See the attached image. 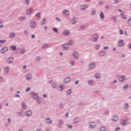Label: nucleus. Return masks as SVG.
<instances>
[{"mask_svg": "<svg viewBox=\"0 0 131 131\" xmlns=\"http://www.w3.org/2000/svg\"><path fill=\"white\" fill-rule=\"evenodd\" d=\"M62 49H63V50H67V49H68V45L64 44L62 46Z\"/></svg>", "mask_w": 131, "mask_h": 131, "instance_id": "nucleus-14", "label": "nucleus"}, {"mask_svg": "<svg viewBox=\"0 0 131 131\" xmlns=\"http://www.w3.org/2000/svg\"><path fill=\"white\" fill-rule=\"evenodd\" d=\"M128 25H131V18L128 20Z\"/></svg>", "mask_w": 131, "mask_h": 131, "instance_id": "nucleus-40", "label": "nucleus"}, {"mask_svg": "<svg viewBox=\"0 0 131 131\" xmlns=\"http://www.w3.org/2000/svg\"><path fill=\"white\" fill-rule=\"evenodd\" d=\"M119 129H120V127H117V128H116L115 130H119Z\"/></svg>", "mask_w": 131, "mask_h": 131, "instance_id": "nucleus-54", "label": "nucleus"}, {"mask_svg": "<svg viewBox=\"0 0 131 131\" xmlns=\"http://www.w3.org/2000/svg\"><path fill=\"white\" fill-rule=\"evenodd\" d=\"M32 12H33V9L32 8H31L27 11V14L28 15H30V14H31Z\"/></svg>", "mask_w": 131, "mask_h": 131, "instance_id": "nucleus-6", "label": "nucleus"}, {"mask_svg": "<svg viewBox=\"0 0 131 131\" xmlns=\"http://www.w3.org/2000/svg\"><path fill=\"white\" fill-rule=\"evenodd\" d=\"M88 9V5H83L81 7V10H85Z\"/></svg>", "mask_w": 131, "mask_h": 131, "instance_id": "nucleus-22", "label": "nucleus"}, {"mask_svg": "<svg viewBox=\"0 0 131 131\" xmlns=\"http://www.w3.org/2000/svg\"><path fill=\"white\" fill-rule=\"evenodd\" d=\"M26 79H27V80H29V79H30V78H31L32 76L31 74H28L26 76Z\"/></svg>", "mask_w": 131, "mask_h": 131, "instance_id": "nucleus-19", "label": "nucleus"}, {"mask_svg": "<svg viewBox=\"0 0 131 131\" xmlns=\"http://www.w3.org/2000/svg\"><path fill=\"white\" fill-rule=\"evenodd\" d=\"M104 50H108V47H104Z\"/></svg>", "mask_w": 131, "mask_h": 131, "instance_id": "nucleus-61", "label": "nucleus"}, {"mask_svg": "<svg viewBox=\"0 0 131 131\" xmlns=\"http://www.w3.org/2000/svg\"><path fill=\"white\" fill-rule=\"evenodd\" d=\"M67 94H68V95H70V94H71V90H68L67 92Z\"/></svg>", "mask_w": 131, "mask_h": 131, "instance_id": "nucleus-47", "label": "nucleus"}, {"mask_svg": "<svg viewBox=\"0 0 131 131\" xmlns=\"http://www.w3.org/2000/svg\"><path fill=\"white\" fill-rule=\"evenodd\" d=\"M96 78H99L100 77V74H96L95 75Z\"/></svg>", "mask_w": 131, "mask_h": 131, "instance_id": "nucleus-35", "label": "nucleus"}, {"mask_svg": "<svg viewBox=\"0 0 131 131\" xmlns=\"http://www.w3.org/2000/svg\"><path fill=\"white\" fill-rule=\"evenodd\" d=\"M29 91H30V88H28L26 89V92H29Z\"/></svg>", "mask_w": 131, "mask_h": 131, "instance_id": "nucleus-52", "label": "nucleus"}, {"mask_svg": "<svg viewBox=\"0 0 131 131\" xmlns=\"http://www.w3.org/2000/svg\"><path fill=\"white\" fill-rule=\"evenodd\" d=\"M73 56L75 58L77 59L79 57V54H78V53H77V52L75 51L74 52Z\"/></svg>", "mask_w": 131, "mask_h": 131, "instance_id": "nucleus-1", "label": "nucleus"}, {"mask_svg": "<svg viewBox=\"0 0 131 131\" xmlns=\"http://www.w3.org/2000/svg\"><path fill=\"white\" fill-rule=\"evenodd\" d=\"M78 118H75V119H74V122H75V123H76V122H78Z\"/></svg>", "mask_w": 131, "mask_h": 131, "instance_id": "nucleus-41", "label": "nucleus"}, {"mask_svg": "<svg viewBox=\"0 0 131 131\" xmlns=\"http://www.w3.org/2000/svg\"><path fill=\"white\" fill-rule=\"evenodd\" d=\"M22 107H23V108L25 109V108H26V104H25V103L23 102L22 103Z\"/></svg>", "mask_w": 131, "mask_h": 131, "instance_id": "nucleus-33", "label": "nucleus"}, {"mask_svg": "<svg viewBox=\"0 0 131 131\" xmlns=\"http://www.w3.org/2000/svg\"><path fill=\"white\" fill-rule=\"evenodd\" d=\"M46 121L47 123H51L52 122V120L50 118H47Z\"/></svg>", "mask_w": 131, "mask_h": 131, "instance_id": "nucleus-25", "label": "nucleus"}, {"mask_svg": "<svg viewBox=\"0 0 131 131\" xmlns=\"http://www.w3.org/2000/svg\"><path fill=\"white\" fill-rule=\"evenodd\" d=\"M41 102V98L40 97H38L37 98V103L39 104Z\"/></svg>", "mask_w": 131, "mask_h": 131, "instance_id": "nucleus-24", "label": "nucleus"}, {"mask_svg": "<svg viewBox=\"0 0 131 131\" xmlns=\"http://www.w3.org/2000/svg\"><path fill=\"white\" fill-rule=\"evenodd\" d=\"M47 47V44H44L42 46V49H45Z\"/></svg>", "mask_w": 131, "mask_h": 131, "instance_id": "nucleus-49", "label": "nucleus"}, {"mask_svg": "<svg viewBox=\"0 0 131 131\" xmlns=\"http://www.w3.org/2000/svg\"><path fill=\"white\" fill-rule=\"evenodd\" d=\"M95 126H96V123L94 122H91L89 124V127H90V128H94Z\"/></svg>", "mask_w": 131, "mask_h": 131, "instance_id": "nucleus-2", "label": "nucleus"}, {"mask_svg": "<svg viewBox=\"0 0 131 131\" xmlns=\"http://www.w3.org/2000/svg\"><path fill=\"white\" fill-rule=\"evenodd\" d=\"M75 84H77L78 83V81L77 80L75 82Z\"/></svg>", "mask_w": 131, "mask_h": 131, "instance_id": "nucleus-64", "label": "nucleus"}, {"mask_svg": "<svg viewBox=\"0 0 131 131\" xmlns=\"http://www.w3.org/2000/svg\"><path fill=\"white\" fill-rule=\"evenodd\" d=\"M43 98H47V95L43 94Z\"/></svg>", "mask_w": 131, "mask_h": 131, "instance_id": "nucleus-62", "label": "nucleus"}, {"mask_svg": "<svg viewBox=\"0 0 131 131\" xmlns=\"http://www.w3.org/2000/svg\"><path fill=\"white\" fill-rule=\"evenodd\" d=\"M31 37L32 38H34L35 37V36L34 35H32Z\"/></svg>", "mask_w": 131, "mask_h": 131, "instance_id": "nucleus-60", "label": "nucleus"}, {"mask_svg": "<svg viewBox=\"0 0 131 131\" xmlns=\"http://www.w3.org/2000/svg\"><path fill=\"white\" fill-rule=\"evenodd\" d=\"M63 33L64 35H69V33H70V32H69V30H66L63 32Z\"/></svg>", "mask_w": 131, "mask_h": 131, "instance_id": "nucleus-8", "label": "nucleus"}, {"mask_svg": "<svg viewBox=\"0 0 131 131\" xmlns=\"http://www.w3.org/2000/svg\"><path fill=\"white\" fill-rule=\"evenodd\" d=\"M53 31H54V32H58V29L56 28H53Z\"/></svg>", "mask_w": 131, "mask_h": 131, "instance_id": "nucleus-39", "label": "nucleus"}, {"mask_svg": "<svg viewBox=\"0 0 131 131\" xmlns=\"http://www.w3.org/2000/svg\"><path fill=\"white\" fill-rule=\"evenodd\" d=\"M13 58L10 57L7 59V62L8 63H11L13 62Z\"/></svg>", "mask_w": 131, "mask_h": 131, "instance_id": "nucleus-11", "label": "nucleus"}, {"mask_svg": "<svg viewBox=\"0 0 131 131\" xmlns=\"http://www.w3.org/2000/svg\"><path fill=\"white\" fill-rule=\"evenodd\" d=\"M39 16H40V13H38L36 14V17H38L39 18Z\"/></svg>", "mask_w": 131, "mask_h": 131, "instance_id": "nucleus-44", "label": "nucleus"}, {"mask_svg": "<svg viewBox=\"0 0 131 131\" xmlns=\"http://www.w3.org/2000/svg\"><path fill=\"white\" fill-rule=\"evenodd\" d=\"M53 88H56L57 86V83H54L52 85Z\"/></svg>", "mask_w": 131, "mask_h": 131, "instance_id": "nucleus-42", "label": "nucleus"}, {"mask_svg": "<svg viewBox=\"0 0 131 131\" xmlns=\"http://www.w3.org/2000/svg\"><path fill=\"white\" fill-rule=\"evenodd\" d=\"M68 127L69 128H72V125H68Z\"/></svg>", "mask_w": 131, "mask_h": 131, "instance_id": "nucleus-59", "label": "nucleus"}, {"mask_svg": "<svg viewBox=\"0 0 131 131\" xmlns=\"http://www.w3.org/2000/svg\"><path fill=\"white\" fill-rule=\"evenodd\" d=\"M98 37H99V36L98 34H95L93 35V39L94 41H97V40L98 39Z\"/></svg>", "mask_w": 131, "mask_h": 131, "instance_id": "nucleus-4", "label": "nucleus"}, {"mask_svg": "<svg viewBox=\"0 0 131 131\" xmlns=\"http://www.w3.org/2000/svg\"><path fill=\"white\" fill-rule=\"evenodd\" d=\"M63 14H65V15H69L70 14V12L68 10H64L63 11Z\"/></svg>", "mask_w": 131, "mask_h": 131, "instance_id": "nucleus-13", "label": "nucleus"}, {"mask_svg": "<svg viewBox=\"0 0 131 131\" xmlns=\"http://www.w3.org/2000/svg\"><path fill=\"white\" fill-rule=\"evenodd\" d=\"M119 33H120V34H123V31H122L121 30H120Z\"/></svg>", "mask_w": 131, "mask_h": 131, "instance_id": "nucleus-50", "label": "nucleus"}, {"mask_svg": "<svg viewBox=\"0 0 131 131\" xmlns=\"http://www.w3.org/2000/svg\"><path fill=\"white\" fill-rule=\"evenodd\" d=\"M59 108H63V104H60Z\"/></svg>", "mask_w": 131, "mask_h": 131, "instance_id": "nucleus-56", "label": "nucleus"}, {"mask_svg": "<svg viewBox=\"0 0 131 131\" xmlns=\"http://www.w3.org/2000/svg\"><path fill=\"white\" fill-rule=\"evenodd\" d=\"M105 17V15H104V13H103V12H101L100 14V17L101 18V19H104Z\"/></svg>", "mask_w": 131, "mask_h": 131, "instance_id": "nucleus-26", "label": "nucleus"}, {"mask_svg": "<svg viewBox=\"0 0 131 131\" xmlns=\"http://www.w3.org/2000/svg\"><path fill=\"white\" fill-rule=\"evenodd\" d=\"M89 84H90V85H93V84H94L95 83V82L91 80L89 81Z\"/></svg>", "mask_w": 131, "mask_h": 131, "instance_id": "nucleus-28", "label": "nucleus"}, {"mask_svg": "<svg viewBox=\"0 0 131 131\" xmlns=\"http://www.w3.org/2000/svg\"><path fill=\"white\" fill-rule=\"evenodd\" d=\"M106 54V52L105 51H102L100 53H99V56H104Z\"/></svg>", "mask_w": 131, "mask_h": 131, "instance_id": "nucleus-27", "label": "nucleus"}, {"mask_svg": "<svg viewBox=\"0 0 131 131\" xmlns=\"http://www.w3.org/2000/svg\"><path fill=\"white\" fill-rule=\"evenodd\" d=\"M31 114H32V113L30 111H27L25 113V115H27V116H30Z\"/></svg>", "mask_w": 131, "mask_h": 131, "instance_id": "nucleus-10", "label": "nucleus"}, {"mask_svg": "<svg viewBox=\"0 0 131 131\" xmlns=\"http://www.w3.org/2000/svg\"><path fill=\"white\" fill-rule=\"evenodd\" d=\"M4 71L5 72H6V73H8V72H9V68L8 67H5L4 68Z\"/></svg>", "mask_w": 131, "mask_h": 131, "instance_id": "nucleus-29", "label": "nucleus"}, {"mask_svg": "<svg viewBox=\"0 0 131 131\" xmlns=\"http://www.w3.org/2000/svg\"><path fill=\"white\" fill-rule=\"evenodd\" d=\"M69 45H72V43H73V40H70L69 41L68 43Z\"/></svg>", "mask_w": 131, "mask_h": 131, "instance_id": "nucleus-48", "label": "nucleus"}, {"mask_svg": "<svg viewBox=\"0 0 131 131\" xmlns=\"http://www.w3.org/2000/svg\"><path fill=\"white\" fill-rule=\"evenodd\" d=\"M100 131H105L106 130V128L105 127H101L100 128Z\"/></svg>", "mask_w": 131, "mask_h": 131, "instance_id": "nucleus-30", "label": "nucleus"}, {"mask_svg": "<svg viewBox=\"0 0 131 131\" xmlns=\"http://www.w3.org/2000/svg\"><path fill=\"white\" fill-rule=\"evenodd\" d=\"M56 20H57V21H61V19H60V18H58V17H57V18H56Z\"/></svg>", "mask_w": 131, "mask_h": 131, "instance_id": "nucleus-57", "label": "nucleus"}, {"mask_svg": "<svg viewBox=\"0 0 131 131\" xmlns=\"http://www.w3.org/2000/svg\"><path fill=\"white\" fill-rule=\"evenodd\" d=\"M36 24H35V22L33 21L30 24V26L31 27V28H34V27H35Z\"/></svg>", "mask_w": 131, "mask_h": 131, "instance_id": "nucleus-9", "label": "nucleus"}, {"mask_svg": "<svg viewBox=\"0 0 131 131\" xmlns=\"http://www.w3.org/2000/svg\"><path fill=\"white\" fill-rule=\"evenodd\" d=\"M25 2L27 5H29V4L30 3V2H29V0H26Z\"/></svg>", "mask_w": 131, "mask_h": 131, "instance_id": "nucleus-43", "label": "nucleus"}, {"mask_svg": "<svg viewBox=\"0 0 131 131\" xmlns=\"http://www.w3.org/2000/svg\"><path fill=\"white\" fill-rule=\"evenodd\" d=\"M77 22V18H75L72 20V24H75Z\"/></svg>", "mask_w": 131, "mask_h": 131, "instance_id": "nucleus-20", "label": "nucleus"}, {"mask_svg": "<svg viewBox=\"0 0 131 131\" xmlns=\"http://www.w3.org/2000/svg\"><path fill=\"white\" fill-rule=\"evenodd\" d=\"M70 81V78H66L64 79V83H68Z\"/></svg>", "mask_w": 131, "mask_h": 131, "instance_id": "nucleus-15", "label": "nucleus"}, {"mask_svg": "<svg viewBox=\"0 0 131 131\" xmlns=\"http://www.w3.org/2000/svg\"><path fill=\"white\" fill-rule=\"evenodd\" d=\"M16 49H17V47H16L15 46H12L10 47V49L12 50L13 51H15Z\"/></svg>", "mask_w": 131, "mask_h": 131, "instance_id": "nucleus-23", "label": "nucleus"}, {"mask_svg": "<svg viewBox=\"0 0 131 131\" xmlns=\"http://www.w3.org/2000/svg\"><path fill=\"white\" fill-rule=\"evenodd\" d=\"M95 66H96V64L94 62H92L90 64V68H94Z\"/></svg>", "mask_w": 131, "mask_h": 131, "instance_id": "nucleus-21", "label": "nucleus"}, {"mask_svg": "<svg viewBox=\"0 0 131 131\" xmlns=\"http://www.w3.org/2000/svg\"><path fill=\"white\" fill-rule=\"evenodd\" d=\"M14 36H15V33H11L9 35V37L10 38L14 37Z\"/></svg>", "mask_w": 131, "mask_h": 131, "instance_id": "nucleus-32", "label": "nucleus"}, {"mask_svg": "<svg viewBox=\"0 0 131 131\" xmlns=\"http://www.w3.org/2000/svg\"><path fill=\"white\" fill-rule=\"evenodd\" d=\"M124 108H125L126 109H127V108H128V104L126 103V104L124 105Z\"/></svg>", "mask_w": 131, "mask_h": 131, "instance_id": "nucleus-37", "label": "nucleus"}, {"mask_svg": "<svg viewBox=\"0 0 131 131\" xmlns=\"http://www.w3.org/2000/svg\"><path fill=\"white\" fill-rule=\"evenodd\" d=\"M124 89H125V90H126V89H128V85H125L124 86Z\"/></svg>", "mask_w": 131, "mask_h": 131, "instance_id": "nucleus-46", "label": "nucleus"}, {"mask_svg": "<svg viewBox=\"0 0 131 131\" xmlns=\"http://www.w3.org/2000/svg\"><path fill=\"white\" fill-rule=\"evenodd\" d=\"M46 18H44L43 20H42L41 21V25H43V24H45V23H46Z\"/></svg>", "mask_w": 131, "mask_h": 131, "instance_id": "nucleus-31", "label": "nucleus"}, {"mask_svg": "<svg viewBox=\"0 0 131 131\" xmlns=\"http://www.w3.org/2000/svg\"><path fill=\"white\" fill-rule=\"evenodd\" d=\"M6 40H0V43H5Z\"/></svg>", "mask_w": 131, "mask_h": 131, "instance_id": "nucleus-36", "label": "nucleus"}, {"mask_svg": "<svg viewBox=\"0 0 131 131\" xmlns=\"http://www.w3.org/2000/svg\"><path fill=\"white\" fill-rule=\"evenodd\" d=\"M25 53V49H23L20 50V54H24Z\"/></svg>", "mask_w": 131, "mask_h": 131, "instance_id": "nucleus-34", "label": "nucleus"}, {"mask_svg": "<svg viewBox=\"0 0 131 131\" xmlns=\"http://www.w3.org/2000/svg\"><path fill=\"white\" fill-rule=\"evenodd\" d=\"M39 60H40V57H38L36 59V61H39Z\"/></svg>", "mask_w": 131, "mask_h": 131, "instance_id": "nucleus-53", "label": "nucleus"}, {"mask_svg": "<svg viewBox=\"0 0 131 131\" xmlns=\"http://www.w3.org/2000/svg\"><path fill=\"white\" fill-rule=\"evenodd\" d=\"M96 14V11L95 10H94L92 13V15H95Z\"/></svg>", "mask_w": 131, "mask_h": 131, "instance_id": "nucleus-55", "label": "nucleus"}, {"mask_svg": "<svg viewBox=\"0 0 131 131\" xmlns=\"http://www.w3.org/2000/svg\"><path fill=\"white\" fill-rule=\"evenodd\" d=\"M7 51H8V48L5 47L1 50V53L4 54V53H6Z\"/></svg>", "mask_w": 131, "mask_h": 131, "instance_id": "nucleus-7", "label": "nucleus"}, {"mask_svg": "<svg viewBox=\"0 0 131 131\" xmlns=\"http://www.w3.org/2000/svg\"><path fill=\"white\" fill-rule=\"evenodd\" d=\"M112 120L113 121H117V120H118V117H117L116 116L113 117Z\"/></svg>", "mask_w": 131, "mask_h": 131, "instance_id": "nucleus-12", "label": "nucleus"}, {"mask_svg": "<svg viewBox=\"0 0 131 131\" xmlns=\"http://www.w3.org/2000/svg\"><path fill=\"white\" fill-rule=\"evenodd\" d=\"M65 88V86L64 85H60L58 88V91H62Z\"/></svg>", "mask_w": 131, "mask_h": 131, "instance_id": "nucleus-5", "label": "nucleus"}, {"mask_svg": "<svg viewBox=\"0 0 131 131\" xmlns=\"http://www.w3.org/2000/svg\"><path fill=\"white\" fill-rule=\"evenodd\" d=\"M105 8H106V9H109V6L106 5Z\"/></svg>", "mask_w": 131, "mask_h": 131, "instance_id": "nucleus-63", "label": "nucleus"}, {"mask_svg": "<svg viewBox=\"0 0 131 131\" xmlns=\"http://www.w3.org/2000/svg\"><path fill=\"white\" fill-rule=\"evenodd\" d=\"M121 124L122 125H126V122L124 120H121L120 122Z\"/></svg>", "mask_w": 131, "mask_h": 131, "instance_id": "nucleus-16", "label": "nucleus"}, {"mask_svg": "<svg viewBox=\"0 0 131 131\" xmlns=\"http://www.w3.org/2000/svg\"><path fill=\"white\" fill-rule=\"evenodd\" d=\"M124 45V41L122 40H120V41H119L118 42V46L119 47H122V46H123Z\"/></svg>", "mask_w": 131, "mask_h": 131, "instance_id": "nucleus-3", "label": "nucleus"}, {"mask_svg": "<svg viewBox=\"0 0 131 131\" xmlns=\"http://www.w3.org/2000/svg\"><path fill=\"white\" fill-rule=\"evenodd\" d=\"M25 34H28V31H25Z\"/></svg>", "mask_w": 131, "mask_h": 131, "instance_id": "nucleus-58", "label": "nucleus"}, {"mask_svg": "<svg viewBox=\"0 0 131 131\" xmlns=\"http://www.w3.org/2000/svg\"><path fill=\"white\" fill-rule=\"evenodd\" d=\"M120 81H124V80H125V76H123L120 77L119 78Z\"/></svg>", "mask_w": 131, "mask_h": 131, "instance_id": "nucleus-17", "label": "nucleus"}, {"mask_svg": "<svg viewBox=\"0 0 131 131\" xmlns=\"http://www.w3.org/2000/svg\"><path fill=\"white\" fill-rule=\"evenodd\" d=\"M71 65H72V66H74V64H75L74 61H72L71 62Z\"/></svg>", "mask_w": 131, "mask_h": 131, "instance_id": "nucleus-51", "label": "nucleus"}, {"mask_svg": "<svg viewBox=\"0 0 131 131\" xmlns=\"http://www.w3.org/2000/svg\"><path fill=\"white\" fill-rule=\"evenodd\" d=\"M25 19V17H23L19 18V21H23Z\"/></svg>", "mask_w": 131, "mask_h": 131, "instance_id": "nucleus-45", "label": "nucleus"}, {"mask_svg": "<svg viewBox=\"0 0 131 131\" xmlns=\"http://www.w3.org/2000/svg\"><path fill=\"white\" fill-rule=\"evenodd\" d=\"M100 47L99 45H96L95 49H96V50H99L100 49Z\"/></svg>", "mask_w": 131, "mask_h": 131, "instance_id": "nucleus-38", "label": "nucleus"}, {"mask_svg": "<svg viewBox=\"0 0 131 131\" xmlns=\"http://www.w3.org/2000/svg\"><path fill=\"white\" fill-rule=\"evenodd\" d=\"M38 97V94L36 93H34L32 94V97L33 99H36Z\"/></svg>", "mask_w": 131, "mask_h": 131, "instance_id": "nucleus-18", "label": "nucleus"}]
</instances>
